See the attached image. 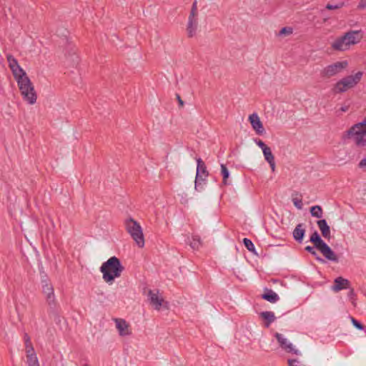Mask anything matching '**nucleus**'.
Wrapping results in <instances>:
<instances>
[{"instance_id": "nucleus-19", "label": "nucleus", "mask_w": 366, "mask_h": 366, "mask_svg": "<svg viewBox=\"0 0 366 366\" xmlns=\"http://www.w3.org/2000/svg\"><path fill=\"white\" fill-rule=\"evenodd\" d=\"M265 160L268 162L269 164L271 169L272 171H274L275 169V162H274V157L272 152V150L269 147L267 149H264V151H262Z\"/></svg>"}, {"instance_id": "nucleus-2", "label": "nucleus", "mask_w": 366, "mask_h": 366, "mask_svg": "<svg viewBox=\"0 0 366 366\" xmlns=\"http://www.w3.org/2000/svg\"><path fill=\"white\" fill-rule=\"evenodd\" d=\"M362 30H350L338 36L331 43V48L335 51H347L359 44L363 39Z\"/></svg>"}, {"instance_id": "nucleus-5", "label": "nucleus", "mask_w": 366, "mask_h": 366, "mask_svg": "<svg viewBox=\"0 0 366 366\" xmlns=\"http://www.w3.org/2000/svg\"><path fill=\"white\" fill-rule=\"evenodd\" d=\"M363 73L357 71L355 74L346 76L337 81L332 87L334 94H341L345 92L355 86L360 81Z\"/></svg>"}, {"instance_id": "nucleus-34", "label": "nucleus", "mask_w": 366, "mask_h": 366, "mask_svg": "<svg viewBox=\"0 0 366 366\" xmlns=\"http://www.w3.org/2000/svg\"><path fill=\"white\" fill-rule=\"evenodd\" d=\"M305 249L307 251H308L309 252H310L312 254H313L314 256H317V252H315L314 247H310V246H307Z\"/></svg>"}, {"instance_id": "nucleus-21", "label": "nucleus", "mask_w": 366, "mask_h": 366, "mask_svg": "<svg viewBox=\"0 0 366 366\" xmlns=\"http://www.w3.org/2000/svg\"><path fill=\"white\" fill-rule=\"evenodd\" d=\"M26 353V363L29 366H39V360L34 350H30Z\"/></svg>"}, {"instance_id": "nucleus-33", "label": "nucleus", "mask_w": 366, "mask_h": 366, "mask_svg": "<svg viewBox=\"0 0 366 366\" xmlns=\"http://www.w3.org/2000/svg\"><path fill=\"white\" fill-rule=\"evenodd\" d=\"M357 7L360 9L366 8V0H360Z\"/></svg>"}, {"instance_id": "nucleus-1", "label": "nucleus", "mask_w": 366, "mask_h": 366, "mask_svg": "<svg viewBox=\"0 0 366 366\" xmlns=\"http://www.w3.org/2000/svg\"><path fill=\"white\" fill-rule=\"evenodd\" d=\"M9 66L17 82L23 99L29 104L36 102L37 96L34 87L26 71L21 67L16 59L11 54L6 55Z\"/></svg>"}, {"instance_id": "nucleus-43", "label": "nucleus", "mask_w": 366, "mask_h": 366, "mask_svg": "<svg viewBox=\"0 0 366 366\" xmlns=\"http://www.w3.org/2000/svg\"><path fill=\"white\" fill-rule=\"evenodd\" d=\"M84 366H89V365H84Z\"/></svg>"}, {"instance_id": "nucleus-11", "label": "nucleus", "mask_w": 366, "mask_h": 366, "mask_svg": "<svg viewBox=\"0 0 366 366\" xmlns=\"http://www.w3.org/2000/svg\"><path fill=\"white\" fill-rule=\"evenodd\" d=\"M274 337L276 338L277 343L282 350L287 353H297V350L295 349V347L288 339L285 337L284 335L279 332H275L274 334Z\"/></svg>"}, {"instance_id": "nucleus-42", "label": "nucleus", "mask_w": 366, "mask_h": 366, "mask_svg": "<svg viewBox=\"0 0 366 366\" xmlns=\"http://www.w3.org/2000/svg\"><path fill=\"white\" fill-rule=\"evenodd\" d=\"M75 58H76V61H78V56H76Z\"/></svg>"}, {"instance_id": "nucleus-22", "label": "nucleus", "mask_w": 366, "mask_h": 366, "mask_svg": "<svg viewBox=\"0 0 366 366\" xmlns=\"http://www.w3.org/2000/svg\"><path fill=\"white\" fill-rule=\"evenodd\" d=\"M294 29L291 26L282 27L278 33L276 34V37L280 41L282 39L287 38L293 34Z\"/></svg>"}, {"instance_id": "nucleus-20", "label": "nucleus", "mask_w": 366, "mask_h": 366, "mask_svg": "<svg viewBox=\"0 0 366 366\" xmlns=\"http://www.w3.org/2000/svg\"><path fill=\"white\" fill-rule=\"evenodd\" d=\"M259 316L264 319L265 322V327H269L271 323H272L276 317L274 313L272 311H264L260 312Z\"/></svg>"}, {"instance_id": "nucleus-6", "label": "nucleus", "mask_w": 366, "mask_h": 366, "mask_svg": "<svg viewBox=\"0 0 366 366\" xmlns=\"http://www.w3.org/2000/svg\"><path fill=\"white\" fill-rule=\"evenodd\" d=\"M124 227L126 231L129 234L137 245L140 248L143 247L145 242L142 228L139 223L133 218L129 217L124 220Z\"/></svg>"}, {"instance_id": "nucleus-35", "label": "nucleus", "mask_w": 366, "mask_h": 366, "mask_svg": "<svg viewBox=\"0 0 366 366\" xmlns=\"http://www.w3.org/2000/svg\"><path fill=\"white\" fill-rule=\"evenodd\" d=\"M358 166L360 168H364L366 167V157L361 159V161L358 164Z\"/></svg>"}, {"instance_id": "nucleus-16", "label": "nucleus", "mask_w": 366, "mask_h": 366, "mask_svg": "<svg viewBox=\"0 0 366 366\" xmlns=\"http://www.w3.org/2000/svg\"><path fill=\"white\" fill-rule=\"evenodd\" d=\"M198 27L197 17H189L188 18V22L187 25V33L189 38L194 36L197 34Z\"/></svg>"}, {"instance_id": "nucleus-37", "label": "nucleus", "mask_w": 366, "mask_h": 366, "mask_svg": "<svg viewBox=\"0 0 366 366\" xmlns=\"http://www.w3.org/2000/svg\"><path fill=\"white\" fill-rule=\"evenodd\" d=\"M292 236L294 237V239L297 241V236H298V234H297V225L295 227V229H293V232H292Z\"/></svg>"}, {"instance_id": "nucleus-27", "label": "nucleus", "mask_w": 366, "mask_h": 366, "mask_svg": "<svg viewBox=\"0 0 366 366\" xmlns=\"http://www.w3.org/2000/svg\"><path fill=\"white\" fill-rule=\"evenodd\" d=\"M24 340L25 342V347H26V352H30V350H34V347L31 342L30 337L27 333H25L24 335Z\"/></svg>"}, {"instance_id": "nucleus-9", "label": "nucleus", "mask_w": 366, "mask_h": 366, "mask_svg": "<svg viewBox=\"0 0 366 366\" xmlns=\"http://www.w3.org/2000/svg\"><path fill=\"white\" fill-rule=\"evenodd\" d=\"M209 173L207 167L201 158L197 159V172L194 181V188L197 191H202L205 184Z\"/></svg>"}, {"instance_id": "nucleus-29", "label": "nucleus", "mask_w": 366, "mask_h": 366, "mask_svg": "<svg viewBox=\"0 0 366 366\" xmlns=\"http://www.w3.org/2000/svg\"><path fill=\"white\" fill-rule=\"evenodd\" d=\"M344 6H345V4L343 2H340V3H338L336 4H327L326 6V9H327L329 10L338 9L343 7Z\"/></svg>"}, {"instance_id": "nucleus-39", "label": "nucleus", "mask_w": 366, "mask_h": 366, "mask_svg": "<svg viewBox=\"0 0 366 366\" xmlns=\"http://www.w3.org/2000/svg\"><path fill=\"white\" fill-rule=\"evenodd\" d=\"M292 201L294 204V205L297 207V204H298V202H297V197H292Z\"/></svg>"}, {"instance_id": "nucleus-30", "label": "nucleus", "mask_w": 366, "mask_h": 366, "mask_svg": "<svg viewBox=\"0 0 366 366\" xmlns=\"http://www.w3.org/2000/svg\"><path fill=\"white\" fill-rule=\"evenodd\" d=\"M254 142H255V144L259 147L262 149V151H264V149H267L269 147H267L264 142L263 141H262L261 139H254Z\"/></svg>"}, {"instance_id": "nucleus-17", "label": "nucleus", "mask_w": 366, "mask_h": 366, "mask_svg": "<svg viewBox=\"0 0 366 366\" xmlns=\"http://www.w3.org/2000/svg\"><path fill=\"white\" fill-rule=\"evenodd\" d=\"M262 298L271 303H276L280 300L278 295L270 289H265L264 293L262 295Z\"/></svg>"}, {"instance_id": "nucleus-31", "label": "nucleus", "mask_w": 366, "mask_h": 366, "mask_svg": "<svg viewBox=\"0 0 366 366\" xmlns=\"http://www.w3.org/2000/svg\"><path fill=\"white\" fill-rule=\"evenodd\" d=\"M349 109V106L347 105H344V106H342L340 109H338L337 110V113L339 114V115H341L342 113L344 112H347Z\"/></svg>"}, {"instance_id": "nucleus-15", "label": "nucleus", "mask_w": 366, "mask_h": 366, "mask_svg": "<svg viewBox=\"0 0 366 366\" xmlns=\"http://www.w3.org/2000/svg\"><path fill=\"white\" fill-rule=\"evenodd\" d=\"M350 287V282L348 280L342 277H338L334 280V285L332 286V290L337 292L342 290Z\"/></svg>"}, {"instance_id": "nucleus-7", "label": "nucleus", "mask_w": 366, "mask_h": 366, "mask_svg": "<svg viewBox=\"0 0 366 366\" xmlns=\"http://www.w3.org/2000/svg\"><path fill=\"white\" fill-rule=\"evenodd\" d=\"M310 241L314 244L315 247L318 249L322 254L327 259L332 262H337L338 257L332 249L320 238L317 232H314L310 237Z\"/></svg>"}, {"instance_id": "nucleus-41", "label": "nucleus", "mask_w": 366, "mask_h": 366, "mask_svg": "<svg viewBox=\"0 0 366 366\" xmlns=\"http://www.w3.org/2000/svg\"><path fill=\"white\" fill-rule=\"evenodd\" d=\"M316 258H317V260H319L321 262H324V260L322 258H320V257H317Z\"/></svg>"}, {"instance_id": "nucleus-14", "label": "nucleus", "mask_w": 366, "mask_h": 366, "mask_svg": "<svg viewBox=\"0 0 366 366\" xmlns=\"http://www.w3.org/2000/svg\"><path fill=\"white\" fill-rule=\"evenodd\" d=\"M114 322L120 336H128L131 334L129 325L125 320L116 318L114 319Z\"/></svg>"}, {"instance_id": "nucleus-3", "label": "nucleus", "mask_w": 366, "mask_h": 366, "mask_svg": "<svg viewBox=\"0 0 366 366\" xmlns=\"http://www.w3.org/2000/svg\"><path fill=\"white\" fill-rule=\"evenodd\" d=\"M124 270L120 259L116 256L111 257L103 262L99 268L104 281L109 285L119 278Z\"/></svg>"}, {"instance_id": "nucleus-38", "label": "nucleus", "mask_w": 366, "mask_h": 366, "mask_svg": "<svg viewBox=\"0 0 366 366\" xmlns=\"http://www.w3.org/2000/svg\"><path fill=\"white\" fill-rule=\"evenodd\" d=\"M305 231L299 227V241L303 237Z\"/></svg>"}, {"instance_id": "nucleus-18", "label": "nucleus", "mask_w": 366, "mask_h": 366, "mask_svg": "<svg viewBox=\"0 0 366 366\" xmlns=\"http://www.w3.org/2000/svg\"><path fill=\"white\" fill-rule=\"evenodd\" d=\"M317 226L322 233V235L326 238H330V228L325 219H320L317 222Z\"/></svg>"}, {"instance_id": "nucleus-13", "label": "nucleus", "mask_w": 366, "mask_h": 366, "mask_svg": "<svg viewBox=\"0 0 366 366\" xmlns=\"http://www.w3.org/2000/svg\"><path fill=\"white\" fill-rule=\"evenodd\" d=\"M249 121L252 128L259 135H262L265 133V129L263 124L257 113H253L249 116Z\"/></svg>"}, {"instance_id": "nucleus-4", "label": "nucleus", "mask_w": 366, "mask_h": 366, "mask_svg": "<svg viewBox=\"0 0 366 366\" xmlns=\"http://www.w3.org/2000/svg\"><path fill=\"white\" fill-rule=\"evenodd\" d=\"M346 136L357 147L366 146V117L360 122L355 124L347 132Z\"/></svg>"}, {"instance_id": "nucleus-40", "label": "nucleus", "mask_w": 366, "mask_h": 366, "mask_svg": "<svg viewBox=\"0 0 366 366\" xmlns=\"http://www.w3.org/2000/svg\"><path fill=\"white\" fill-rule=\"evenodd\" d=\"M177 100H178V102L180 106H183L184 104V102L182 100L181 97H179V95H177Z\"/></svg>"}, {"instance_id": "nucleus-8", "label": "nucleus", "mask_w": 366, "mask_h": 366, "mask_svg": "<svg viewBox=\"0 0 366 366\" xmlns=\"http://www.w3.org/2000/svg\"><path fill=\"white\" fill-rule=\"evenodd\" d=\"M43 267L40 269L41 275V285L42 287V292L45 296L46 301L49 307L54 310L56 307V297L54 295V290L51 282L49 280L47 275L41 271Z\"/></svg>"}, {"instance_id": "nucleus-36", "label": "nucleus", "mask_w": 366, "mask_h": 366, "mask_svg": "<svg viewBox=\"0 0 366 366\" xmlns=\"http://www.w3.org/2000/svg\"><path fill=\"white\" fill-rule=\"evenodd\" d=\"M288 365L289 366H297V360L295 359L288 360Z\"/></svg>"}, {"instance_id": "nucleus-12", "label": "nucleus", "mask_w": 366, "mask_h": 366, "mask_svg": "<svg viewBox=\"0 0 366 366\" xmlns=\"http://www.w3.org/2000/svg\"><path fill=\"white\" fill-rule=\"evenodd\" d=\"M148 299L150 304L154 307L155 310H160V307L164 302V299L159 295L158 290H149L148 292Z\"/></svg>"}, {"instance_id": "nucleus-26", "label": "nucleus", "mask_w": 366, "mask_h": 366, "mask_svg": "<svg viewBox=\"0 0 366 366\" xmlns=\"http://www.w3.org/2000/svg\"><path fill=\"white\" fill-rule=\"evenodd\" d=\"M310 212L312 216L320 218L322 216V209L321 207L316 205L310 208Z\"/></svg>"}, {"instance_id": "nucleus-24", "label": "nucleus", "mask_w": 366, "mask_h": 366, "mask_svg": "<svg viewBox=\"0 0 366 366\" xmlns=\"http://www.w3.org/2000/svg\"><path fill=\"white\" fill-rule=\"evenodd\" d=\"M201 239L198 235H192L191 240L189 241V244L191 247L194 249H198L201 246Z\"/></svg>"}, {"instance_id": "nucleus-32", "label": "nucleus", "mask_w": 366, "mask_h": 366, "mask_svg": "<svg viewBox=\"0 0 366 366\" xmlns=\"http://www.w3.org/2000/svg\"><path fill=\"white\" fill-rule=\"evenodd\" d=\"M352 322L356 328H357L359 330L363 329L362 325L361 323H360L359 322H357L355 319L352 318Z\"/></svg>"}, {"instance_id": "nucleus-10", "label": "nucleus", "mask_w": 366, "mask_h": 366, "mask_svg": "<svg viewBox=\"0 0 366 366\" xmlns=\"http://www.w3.org/2000/svg\"><path fill=\"white\" fill-rule=\"evenodd\" d=\"M348 66V61H336L325 66L321 71V74L324 77H332L342 72Z\"/></svg>"}, {"instance_id": "nucleus-23", "label": "nucleus", "mask_w": 366, "mask_h": 366, "mask_svg": "<svg viewBox=\"0 0 366 366\" xmlns=\"http://www.w3.org/2000/svg\"><path fill=\"white\" fill-rule=\"evenodd\" d=\"M221 174L222 175V178H223V184H225V185H227V184H229L230 183L228 182L227 181V179L229 177V171L228 170L227 167H226V165H224V164H222L221 166Z\"/></svg>"}, {"instance_id": "nucleus-28", "label": "nucleus", "mask_w": 366, "mask_h": 366, "mask_svg": "<svg viewBox=\"0 0 366 366\" xmlns=\"http://www.w3.org/2000/svg\"><path fill=\"white\" fill-rule=\"evenodd\" d=\"M189 17H197V2L194 1L192 4Z\"/></svg>"}, {"instance_id": "nucleus-25", "label": "nucleus", "mask_w": 366, "mask_h": 366, "mask_svg": "<svg viewBox=\"0 0 366 366\" xmlns=\"http://www.w3.org/2000/svg\"><path fill=\"white\" fill-rule=\"evenodd\" d=\"M243 244H244V247L248 249V251L251 252L252 253H253L254 254H257L254 244L252 242L251 239H249L248 238H244Z\"/></svg>"}]
</instances>
